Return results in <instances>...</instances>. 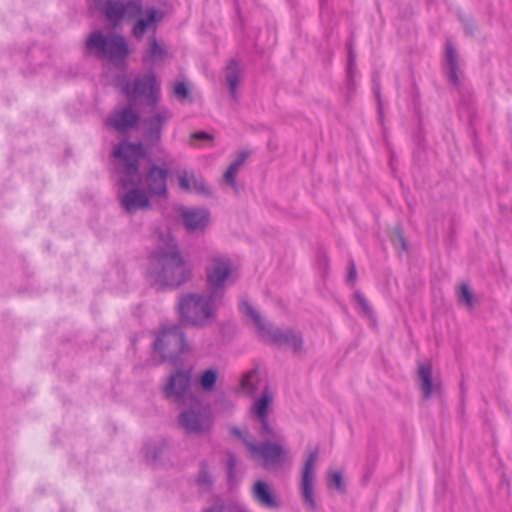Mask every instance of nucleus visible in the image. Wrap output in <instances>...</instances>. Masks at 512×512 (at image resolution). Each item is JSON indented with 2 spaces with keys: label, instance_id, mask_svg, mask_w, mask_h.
Listing matches in <instances>:
<instances>
[{
  "label": "nucleus",
  "instance_id": "nucleus-12",
  "mask_svg": "<svg viewBox=\"0 0 512 512\" xmlns=\"http://www.w3.org/2000/svg\"><path fill=\"white\" fill-rule=\"evenodd\" d=\"M128 190L120 196V204L127 214L152 208L151 195L140 184L122 186Z\"/></svg>",
  "mask_w": 512,
  "mask_h": 512
},
{
  "label": "nucleus",
  "instance_id": "nucleus-24",
  "mask_svg": "<svg viewBox=\"0 0 512 512\" xmlns=\"http://www.w3.org/2000/svg\"><path fill=\"white\" fill-rule=\"evenodd\" d=\"M260 375L258 367L252 368L243 374L240 380V388L243 392L252 395L258 390Z\"/></svg>",
  "mask_w": 512,
  "mask_h": 512
},
{
  "label": "nucleus",
  "instance_id": "nucleus-7",
  "mask_svg": "<svg viewBox=\"0 0 512 512\" xmlns=\"http://www.w3.org/2000/svg\"><path fill=\"white\" fill-rule=\"evenodd\" d=\"M93 3L112 27H118L143 13L142 0H106L105 3L103 0H93Z\"/></svg>",
  "mask_w": 512,
  "mask_h": 512
},
{
  "label": "nucleus",
  "instance_id": "nucleus-23",
  "mask_svg": "<svg viewBox=\"0 0 512 512\" xmlns=\"http://www.w3.org/2000/svg\"><path fill=\"white\" fill-rule=\"evenodd\" d=\"M445 61L447 65V74L449 81L454 85L458 86L460 84V79L457 74L458 70V61H457V53L451 44V42H447L445 46Z\"/></svg>",
  "mask_w": 512,
  "mask_h": 512
},
{
  "label": "nucleus",
  "instance_id": "nucleus-3",
  "mask_svg": "<svg viewBox=\"0 0 512 512\" xmlns=\"http://www.w3.org/2000/svg\"><path fill=\"white\" fill-rule=\"evenodd\" d=\"M238 308L242 314L252 320L259 336L263 340L269 341L279 347L286 345L290 347L295 354H300L303 351L304 340L300 333L291 328L281 330L274 327L271 323L264 321L259 312L245 299L239 301Z\"/></svg>",
  "mask_w": 512,
  "mask_h": 512
},
{
  "label": "nucleus",
  "instance_id": "nucleus-14",
  "mask_svg": "<svg viewBox=\"0 0 512 512\" xmlns=\"http://www.w3.org/2000/svg\"><path fill=\"white\" fill-rule=\"evenodd\" d=\"M317 453L318 451L311 450L309 451L307 458L304 462L303 468H302V474H301V485H300V491L301 496L303 498V501L306 505V508L309 510H315L316 509V503L314 499V473H313V467L317 459Z\"/></svg>",
  "mask_w": 512,
  "mask_h": 512
},
{
  "label": "nucleus",
  "instance_id": "nucleus-36",
  "mask_svg": "<svg viewBox=\"0 0 512 512\" xmlns=\"http://www.w3.org/2000/svg\"><path fill=\"white\" fill-rule=\"evenodd\" d=\"M178 185L180 189L186 192L192 191V177L189 176L187 171H182L178 175Z\"/></svg>",
  "mask_w": 512,
  "mask_h": 512
},
{
  "label": "nucleus",
  "instance_id": "nucleus-8",
  "mask_svg": "<svg viewBox=\"0 0 512 512\" xmlns=\"http://www.w3.org/2000/svg\"><path fill=\"white\" fill-rule=\"evenodd\" d=\"M185 334L179 326L162 329L157 335L153 347L162 362L177 363L187 348Z\"/></svg>",
  "mask_w": 512,
  "mask_h": 512
},
{
  "label": "nucleus",
  "instance_id": "nucleus-42",
  "mask_svg": "<svg viewBox=\"0 0 512 512\" xmlns=\"http://www.w3.org/2000/svg\"><path fill=\"white\" fill-rule=\"evenodd\" d=\"M230 433H231L233 436H235V437L239 438V439L244 443V445H245L246 447H247V444H248V443H252L251 441H249V440L247 439V437L244 435V433L242 432V430H241V429H239V428H237V427H232V428H230Z\"/></svg>",
  "mask_w": 512,
  "mask_h": 512
},
{
  "label": "nucleus",
  "instance_id": "nucleus-45",
  "mask_svg": "<svg viewBox=\"0 0 512 512\" xmlns=\"http://www.w3.org/2000/svg\"><path fill=\"white\" fill-rule=\"evenodd\" d=\"M248 156H249V152L241 151V152L238 153V155H237V157L235 158L234 161H236L241 166L246 161Z\"/></svg>",
  "mask_w": 512,
  "mask_h": 512
},
{
  "label": "nucleus",
  "instance_id": "nucleus-48",
  "mask_svg": "<svg viewBox=\"0 0 512 512\" xmlns=\"http://www.w3.org/2000/svg\"><path fill=\"white\" fill-rule=\"evenodd\" d=\"M202 512H215V511H214V508L210 507V508L204 509Z\"/></svg>",
  "mask_w": 512,
  "mask_h": 512
},
{
  "label": "nucleus",
  "instance_id": "nucleus-21",
  "mask_svg": "<svg viewBox=\"0 0 512 512\" xmlns=\"http://www.w3.org/2000/svg\"><path fill=\"white\" fill-rule=\"evenodd\" d=\"M254 498L267 509H277L279 504L268 483L257 480L253 486Z\"/></svg>",
  "mask_w": 512,
  "mask_h": 512
},
{
  "label": "nucleus",
  "instance_id": "nucleus-31",
  "mask_svg": "<svg viewBox=\"0 0 512 512\" xmlns=\"http://www.w3.org/2000/svg\"><path fill=\"white\" fill-rule=\"evenodd\" d=\"M347 50H348V55H347V75L348 77H352V73H353V68H354V64H355V60H356V53H355V50H354V41H353V37L351 36L348 43H347Z\"/></svg>",
  "mask_w": 512,
  "mask_h": 512
},
{
  "label": "nucleus",
  "instance_id": "nucleus-2",
  "mask_svg": "<svg viewBox=\"0 0 512 512\" xmlns=\"http://www.w3.org/2000/svg\"><path fill=\"white\" fill-rule=\"evenodd\" d=\"M148 277L159 289H177L191 278L176 241L169 237L165 247L158 246L151 254Z\"/></svg>",
  "mask_w": 512,
  "mask_h": 512
},
{
  "label": "nucleus",
  "instance_id": "nucleus-22",
  "mask_svg": "<svg viewBox=\"0 0 512 512\" xmlns=\"http://www.w3.org/2000/svg\"><path fill=\"white\" fill-rule=\"evenodd\" d=\"M225 80L231 97L239 100L237 87L240 84V67L236 59H230L225 67Z\"/></svg>",
  "mask_w": 512,
  "mask_h": 512
},
{
  "label": "nucleus",
  "instance_id": "nucleus-17",
  "mask_svg": "<svg viewBox=\"0 0 512 512\" xmlns=\"http://www.w3.org/2000/svg\"><path fill=\"white\" fill-rule=\"evenodd\" d=\"M139 121V113L131 106H126L121 111L113 112L105 120V125L119 133H126L128 130L134 128Z\"/></svg>",
  "mask_w": 512,
  "mask_h": 512
},
{
  "label": "nucleus",
  "instance_id": "nucleus-1",
  "mask_svg": "<svg viewBox=\"0 0 512 512\" xmlns=\"http://www.w3.org/2000/svg\"><path fill=\"white\" fill-rule=\"evenodd\" d=\"M160 154L156 158L158 165L151 162L141 171V160L147 157V150L142 142L121 141L113 150V157L121 161V186L140 184L152 197L166 198L168 196L167 181L173 158L163 147L157 149Z\"/></svg>",
  "mask_w": 512,
  "mask_h": 512
},
{
  "label": "nucleus",
  "instance_id": "nucleus-41",
  "mask_svg": "<svg viewBox=\"0 0 512 512\" xmlns=\"http://www.w3.org/2000/svg\"><path fill=\"white\" fill-rule=\"evenodd\" d=\"M373 93L378 103V108L381 110V88L379 81L374 77L373 78Z\"/></svg>",
  "mask_w": 512,
  "mask_h": 512
},
{
  "label": "nucleus",
  "instance_id": "nucleus-38",
  "mask_svg": "<svg viewBox=\"0 0 512 512\" xmlns=\"http://www.w3.org/2000/svg\"><path fill=\"white\" fill-rule=\"evenodd\" d=\"M236 172L231 170L229 167L223 174L224 181L231 186L235 191H237V183H236Z\"/></svg>",
  "mask_w": 512,
  "mask_h": 512
},
{
  "label": "nucleus",
  "instance_id": "nucleus-33",
  "mask_svg": "<svg viewBox=\"0 0 512 512\" xmlns=\"http://www.w3.org/2000/svg\"><path fill=\"white\" fill-rule=\"evenodd\" d=\"M260 423V435L264 438L279 439V436L274 432L272 426L269 424L268 417L257 419Z\"/></svg>",
  "mask_w": 512,
  "mask_h": 512
},
{
  "label": "nucleus",
  "instance_id": "nucleus-4",
  "mask_svg": "<svg viewBox=\"0 0 512 512\" xmlns=\"http://www.w3.org/2000/svg\"><path fill=\"white\" fill-rule=\"evenodd\" d=\"M223 304L212 301L208 292L207 294L192 292L182 294L177 304L180 322L185 326L203 328L215 318L214 309Z\"/></svg>",
  "mask_w": 512,
  "mask_h": 512
},
{
  "label": "nucleus",
  "instance_id": "nucleus-20",
  "mask_svg": "<svg viewBox=\"0 0 512 512\" xmlns=\"http://www.w3.org/2000/svg\"><path fill=\"white\" fill-rule=\"evenodd\" d=\"M180 217L187 232L203 231L209 224L210 213L205 208L183 209Z\"/></svg>",
  "mask_w": 512,
  "mask_h": 512
},
{
  "label": "nucleus",
  "instance_id": "nucleus-46",
  "mask_svg": "<svg viewBox=\"0 0 512 512\" xmlns=\"http://www.w3.org/2000/svg\"><path fill=\"white\" fill-rule=\"evenodd\" d=\"M229 168L233 171H235L236 173L238 172L239 168H240V164H238L236 161H233L230 165H229Z\"/></svg>",
  "mask_w": 512,
  "mask_h": 512
},
{
  "label": "nucleus",
  "instance_id": "nucleus-28",
  "mask_svg": "<svg viewBox=\"0 0 512 512\" xmlns=\"http://www.w3.org/2000/svg\"><path fill=\"white\" fill-rule=\"evenodd\" d=\"M218 379V371L215 368L204 370L199 376V385L204 391H212Z\"/></svg>",
  "mask_w": 512,
  "mask_h": 512
},
{
  "label": "nucleus",
  "instance_id": "nucleus-6",
  "mask_svg": "<svg viewBox=\"0 0 512 512\" xmlns=\"http://www.w3.org/2000/svg\"><path fill=\"white\" fill-rule=\"evenodd\" d=\"M86 48L111 63L123 61L129 54L128 44L122 35H105L100 29L93 31L86 39Z\"/></svg>",
  "mask_w": 512,
  "mask_h": 512
},
{
  "label": "nucleus",
  "instance_id": "nucleus-11",
  "mask_svg": "<svg viewBox=\"0 0 512 512\" xmlns=\"http://www.w3.org/2000/svg\"><path fill=\"white\" fill-rule=\"evenodd\" d=\"M247 449L253 457L263 460L262 466L270 468L282 464L288 455L287 450L279 443L263 441L259 444L248 443Z\"/></svg>",
  "mask_w": 512,
  "mask_h": 512
},
{
  "label": "nucleus",
  "instance_id": "nucleus-47",
  "mask_svg": "<svg viewBox=\"0 0 512 512\" xmlns=\"http://www.w3.org/2000/svg\"><path fill=\"white\" fill-rule=\"evenodd\" d=\"M228 512H245L244 509L240 508V507H234V508H230Z\"/></svg>",
  "mask_w": 512,
  "mask_h": 512
},
{
  "label": "nucleus",
  "instance_id": "nucleus-19",
  "mask_svg": "<svg viewBox=\"0 0 512 512\" xmlns=\"http://www.w3.org/2000/svg\"><path fill=\"white\" fill-rule=\"evenodd\" d=\"M163 16L164 13L160 9L154 7L147 9L145 17L138 16L135 18V23L131 29V35L137 41L142 40L149 30H152L153 32L156 31L158 23L162 20Z\"/></svg>",
  "mask_w": 512,
  "mask_h": 512
},
{
  "label": "nucleus",
  "instance_id": "nucleus-9",
  "mask_svg": "<svg viewBox=\"0 0 512 512\" xmlns=\"http://www.w3.org/2000/svg\"><path fill=\"white\" fill-rule=\"evenodd\" d=\"M232 272V264L229 259L215 257L211 265L206 269V283L210 299L224 303L226 293V280Z\"/></svg>",
  "mask_w": 512,
  "mask_h": 512
},
{
  "label": "nucleus",
  "instance_id": "nucleus-16",
  "mask_svg": "<svg viewBox=\"0 0 512 512\" xmlns=\"http://www.w3.org/2000/svg\"><path fill=\"white\" fill-rule=\"evenodd\" d=\"M145 462L153 468L160 467L169 459L170 448L165 438L154 439L143 446Z\"/></svg>",
  "mask_w": 512,
  "mask_h": 512
},
{
  "label": "nucleus",
  "instance_id": "nucleus-27",
  "mask_svg": "<svg viewBox=\"0 0 512 512\" xmlns=\"http://www.w3.org/2000/svg\"><path fill=\"white\" fill-rule=\"evenodd\" d=\"M271 402V398L268 394V386L262 392V395L256 400L253 407V412L257 419L268 416V408Z\"/></svg>",
  "mask_w": 512,
  "mask_h": 512
},
{
  "label": "nucleus",
  "instance_id": "nucleus-25",
  "mask_svg": "<svg viewBox=\"0 0 512 512\" xmlns=\"http://www.w3.org/2000/svg\"><path fill=\"white\" fill-rule=\"evenodd\" d=\"M166 54H167V52L164 49V47H162L159 44V42L156 40V38L153 37L149 41V48H148L145 56L143 57V61H149L151 63H155L158 60L164 59Z\"/></svg>",
  "mask_w": 512,
  "mask_h": 512
},
{
  "label": "nucleus",
  "instance_id": "nucleus-37",
  "mask_svg": "<svg viewBox=\"0 0 512 512\" xmlns=\"http://www.w3.org/2000/svg\"><path fill=\"white\" fill-rule=\"evenodd\" d=\"M460 299L463 300L469 307L473 306V296L469 290L468 285L462 284L460 287Z\"/></svg>",
  "mask_w": 512,
  "mask_h": 512
},
{
  "label": "nucleus",
  "instance_id": "nucleus-35",
  "mask_svg": "<svg viewBox=\"0 0 512 512\" xmlns=\"http://www.w3.org/2000/svg\"><path fill=\"white\" fill-rule=\"evenodd\" d=\"M354 298H355L358 306L360 307L362 313L366 316H371L373 313V310H372L370 304L368 303V301L366 300V298L364 297V295L360 291L357 290L354 293Z\"/></svg>",
  "mask_w": 512,
  "mask_h": 512
},
{
  "label": "nucleus",
  "instance_id": "nucleus-29",
  "mask_svg": "<svg viewBox=\"0 0 512 512\" xmlns=\"http://www.w3.org/2000/svg\"><path fill=\"white\" fill-rule=\"evenodd\" d=\"M327 484L329 488L343 493L346 490L343 475L340 471H329L327 476Z\"/></svg>",
  "mask_w": 512,
  "mask_h": 512
},
{
  "label": "nucleus",
  "instance_id": "nucleus-40",
  "mask_svg": "<svg viewBox=\"0 0 512 512\" xmlns=\"http://www.w3.org/2000/svg\"><path fill=\"white\" fill-rule=\"evenodd\" d=\"M356 279H357L356 264H355V261L353 259H350L349 260V265H348V274H347L346 282L347 283H352Z\"/></svg>",
  "mask_w": 512,
  "mask_h": 512
},
{
  "label": "nucleus",
  "instance_id": "nucleus-5",
  "mask_svg": "<svg viewBox=\"0 0 512 512\" xmlns=\"http://www.w3.org/2000/svg\"><path fill=\"white\" fill-rule=\"evenodd\" d=\"M177 424L186 436L202 437L213 429L214 417L209 406L196 400L180 411Z\"/></svg>",
  "mask_w": 512,
  "mask_h": 512
},
{
  "label": "nucleus",
  "instance_id": "nucleus-18",
  "mask_svg": "<svg viewBox=\"0 0 512 512\" xmlns=\"http://www.w3.org/2000/svg\"><path fill=\"white\" fill-rule=\"evenodd\" d=\"M417 378L423 400L428 401L433 394H442L441 383L433 382V365L430 361L418 363Z\"/></svg>",
  "mask_w": 512,
  "mask_h": 512
},
{
  "label": "nucleus",
  "instance_id": "nucleus-44",
  "mask_svg": "<svg viewBox=\"0 0 512 512\" xmlns=\"http://www.w3.org/2000/svg\"><path fill=\"white\" fill-rule=\"evenodd\" d=\"M394 232L399 240V242L401 243V246L404 250L407 249L408 247V244H407V241L405 240L403 234H402V228L400 226H395L394 228Z\"/></svg>",
  "mask_w": 512,
  "mask_h": 512
},
{
  "label": "nucleus",
  "instance_id": "nucleus-34",
  "mask_svg": "<svg viewBox=\"0 0 512 512\" xmlns=\"http://www.w3.org/2000/svg\"><path fill=\"white\" fill-rule=\"evenodd\" d=\"M173 93L180 100L188 99L191 95L190 88L185 82L182 81L176 82L174 84Z\"/></svg>",
  "mask_w": 512,
  "mask_h": 512
},
{
  "label": "nucleus",
  "instance_id": "nucleus-15",
  "mask_svg": "<svg viewBox=\"0 0 512 512\" xmlns=\"http://www.w3.org/2000/svg\"><path fill=\"white\" fill-rule=\"evenodd\" d=\"M171 118L172 112L168 108H162L150 117L144 118L145 139L149 146H155L161 142L164 126Z\"/></svg>",
  "mask_w": 512,
  "mask_h": 512
},
{
  "label": "nucleus",
  "instance_id": "nucleus-39",
  "mask_svg": "<svg viewBox=\"0 0 512 512\" xmlns=\"http://www.w3.org/2000/svg\"><path fill=\"white\" fill-rule=\"evenodd\" d=\"M190 138L192 140H198V141H213L214 140V136L205 131L194 132L190 135Z\"/></svg>",
  "mask_w": 512,
  "mask_h": 512
},
{
  "label": "nucleus",
  "instance_id": "nucleus-10",
  "mask_svg": "<svg viewBox=\"0 0 512 512\" xmlns=\"http://www.w3.org/2000/svg\"><path fill=\"white\" fill-rule=\"evenodd\" d=\"M123 93L128 96H137L146 100L148 106H154L158 102L157 78L154 72L136 77L133 83L127 82L123 86Z\"/></svg>",
  "mask_w": 512,
  "mask_h": 512
},
{
  "label": "nucleus",
  "instance_id": "nucleus-26",
  "mask_svg": "<svg viewBox=\"0 0 512 512\" xmlns=\"http://www.w3.org/2000/svg\"><path fill=\"white\" fill-rule=\"evenodd\" d=\"M214 478L210 474L209 465L206 460L199 463V472L196 476V484L205 489H210L213 486Z\"/></svg>",
  "mask_w": 512,
  "mask_h": 512
},
{
  "label": "nucleus",
  "instance_id": "nucleus-43",
  "mask_svg": "<svg viewBox=\"0 0 512 512\" xmlns=\"http://www.w3.org/2000/svg\"><path fill=\"white\" fill-rule=\"evenodd\" d=\"M464 26L466 33L469 35H474L478 32V26L472 19L465 21Z\"/></svg>",
  "mask_w": 512,
  "mask_h": 512
},
{
  "label": "nucleus",
  "instance_id": "nucleus-30",
  "mask_svg": "<svg viewBox=\"0 0 512 512\" xmlns=\"http://www.w3.org/2000/svg\"><path fill=\"white\" fill-rule=\"evenodd\" d=\"M226 455H227V460L225 463L226 479L229 483H232V481L234 479L235 468L238 463V458H237V455L231 451H228L226 453Z\"/></svg>",
  "mask_w": 512,
  "mask_h": 512
},
{
  "label": "nucleus",
  "instance_id": "nucleus-13",
  "mask_svg": "<svg viewBox=\"0 0 512 512\" xmlns=\"http://www.w3.org/2000/svg\"><path fill=\"white\" fill-rule=\"evenodd\" d=\"M191 379V369L174 370L167 378V382L163 388L165 398H173L176 402L184 400L190 391Z\"/></svg>",
  "mask_w": 512,
  "mask_h": 512
},
{
  "label": "nucleus",
  "instance_id": "nucleus-32",
  "mask_svg": "<svg viewBox=\"0 0 512 512\" xmlns=\"http://www.w3.org/2000/svg\"><path fill=\"white\" fill-rule=\"evenodd\" d=\"M191 186L193 192L204 196H211V190L203 178L192 177Z\"/></svg>",
  "mask_w": 512,
  "mask_h": 512
}]
</instances>
